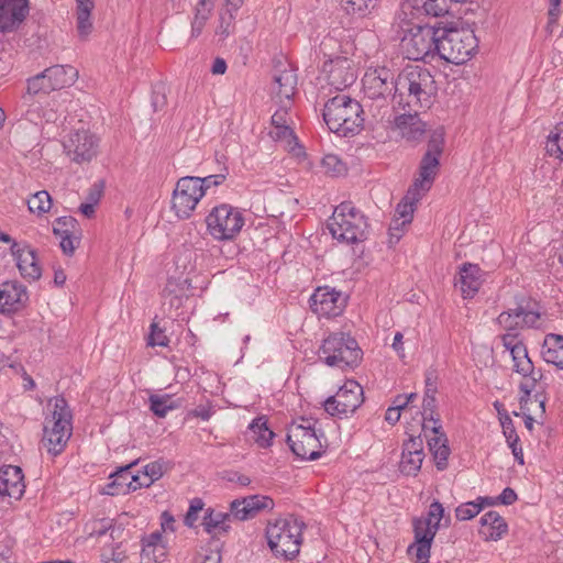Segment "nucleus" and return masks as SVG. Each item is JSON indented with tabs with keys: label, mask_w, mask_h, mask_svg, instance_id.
<instances>
[{
	"label": "nucleus",
	"mask_w": 563,
	"mask_h": 563,
	"mask_svg": "<svg viewBox=\"0 0 563 563\" xmlns=\"http://www.w3.org/2000/svg\"><path fill=\"white\" fill-rule=\"evenodd\" d=\"M328 228L334 239L347 244L366 239V219L350 202H343L334 209Z\"/></svg>",
	"instance_id": "9"
},
{
	"label": "nucleus",
	"mask_w": 563,
	"mask_h": 563,
	"mask_svg": "<svg viewBox=\"0 0 563 563\" xmlns=\"http://www.w3.org/2000/svg\"><path fill=\"white\" fill-rule=\"evenodd\" d=\"M364 108L357 100L338 95L324 104L323 120L331 132L340 136L354 135L362 129Z\"/></svg>",
	"instance_id": "4"
},
{
	"label": "nucleus",
	"mask_w": 563,
	"mask_h": 563,
	"mask_svg": "<svg viewBox=\"0 0 563 563\" xmlns=\"http://www.w3.org/2000/svg\"><path fill=\"white\" fill-rule=\"evenodd\" d=\"M169 340L165 334V330L159 328L156 322L151 324V333L148 335V345L151 346H167Z\"/></svg>",
	"instance_id": "53"
},
{
	"label": "nucleus",
	"mask_w": 563,
	"mask_h": 563,
	"mask_svg": "<svg viewBox=\"0 0 563 563\" xmlns=\"http://www.w3.org/2000/svg\"><path fill=\"white\" fill-rule=\"evenodd\" d=\"M230 515L216 511L211 508L206 510L203 516L202 526L208 533H217L219 531H225L228 526L227 521Z\"/></svg>",
	"instance_id": "40"
},
{
	"label": "nucleus",
	"mask_w": 563,
	"mask_h": 563,
	"mask_svg": "<svg viewBox=\"0 0 563 563\" xmlns=\"http://www.w3.org/2000/svg\"><path fill=\"white\" fill-rule=\"evenodd\" d=\"M77 224V220L73 217H60L55 221L53 232L58 238L66 234H75Z\"/></svg>",
	"instance_id": "50"
},
{
	"label": "nucleus",
	"mask_w": 563,
	"mask_h": 563,
	"mask_svg": "<svg viewBox=\"0 0 563 563\" xmlns=\"http://www.w3.org/2000/svg\"><path fill=\"white\" fill-rule=\"evenodd\" d=\"M150 405L154 415L161 418L165 417L169 410L175 408L169 395H152L150 396Z\"/></svg>",
	"instance_id": "47"
},
{
	"label": "nucleus",
	"mask_w": 563,
	"mask_h": 563,
	"mask_svg": "<svg viewBox=\"0 0 563 563\" xmlns=\"http://www.w3.org/2000/svg\"><path fill=\"white\" fill-rule=\"evenodd\" d=\"M167 553L162 532L155 531L142 539L141 563H163Z\"/></svg>",
	"instance_id": "31"
},
{
	"label": "nucleus",
	"mask_w": 563,
	"mask_h": 563,
	"mask_svg": "<svg viewBox=\"0 0 563 563\" xmlns=\"http://www.w3.org/2000/svg\"><path fill=\"white\" fill-rule=\"evenodd\" d=\"M297 76L292 69H283L273 77L272 93L279 102L289 101L295 95Z\"/></svg>",
	"instance_id": "32"
},
{
	"label": "nucleus",
	"mask_w": 563,
	"mask_h": 563,
	"mask_svg": "<svg viewBox=\"0 0 563 563\" xmlns=\"http://www.w3.org/2000/svg\"><path fill=\"white\" fill-rule=\"evenodd\" d=\"M423 457V441L421 437L411 435L402 445L400 472L405 475H417L421 468Z\"/></svg>",
	"instance_id": "24"
},
{
	"label": "nucleus",
	"mask_w": 563,
	"mask_h": 563,
	"mask_svg": "<svg viewBox=\"0 0 563 563\" xmlns=\"http://www.w3.org/2000/svg\"><path fill=\"white\" fill-rule=\"evenodd\" d=\"M124 559L125 553L120 547L104 550L102 553V561L104 563H121Z\"/></svg>",
	"instance_id": "59"
},
{
	"label": "nucleus",
	"mask_w": 563,
	"mask_h": 563,
	"mask_svg": "<svg viewBox=\"0 0 563 563\" xmlns=\"http://www.w3.org/2000/svg\"><path fill=\"white\" fill-rule=\"evenodd\" d=\"M450 10V0H406L397 14V20L404 21L402 15L424 13L431 16H443Z\"/></svg>",
	"instance_id": "23"
},
{
	"label": "nucleus",
	"mask_w": 563,
	"mask_h": 563,
	"mask_svg": "<svg viewBox=\"0 0 563 563\" xmlns=\"http://www.w3.org/2000/svg\"><path fill=\"white\" fill-rule=\"evenodd\" d=\"M397 106L418 112L429 109L437 95V84L430 70L421 66H408L398 74Z\"/></svg>",
	"instance_id": "2"
},
{
	"label": "nucleus",
	"mask_w": 563,
	"mask_h": 563,
	"mask_svg": "<svg viewBox=\"0 0 563 563\" xmlns=\"http://www.w3.org/2000/svg\"><path fill=\"white\" fill-rule=\"evenodd\" d=\"M363 104L374 119H384L389 112L390 102L397 106L398 75L387 67L369 68L363 79Z\"/></svg>",
	"instance_id": "1"
},
{
	"label": "nucleus",
	"mask_w": 563,
	"mask_h": 563,
	"mask_svg": "<svg viewBox=\"0 0 563 563\" xmlns=\"http://www.w3.org/2000/svg\"><path fill=\"white\" fill-rule=\"evenodd\" d=\"M29 299L24 285L16 280L4 282L0 287V312L12 313L25 306Z\"/></svg>",
	"instance_id": "22"
},
{
	"label": "nucleus",
	"mask_w": 563,
	"mask_h": 563,
	"mask_svg": "<svg viewBox=\"0 0 563 563\" xmlns=\"http://www.w3.org/2000/svg\"><path fill=\"white\" fill-rule=\"evenodd\" d=\"M440 420H433V426H429V430L433 433L428 440L429 450L433 453L435 450L441 448V444L448 443V439L443 432H441Z\"/></svg>",
	"instance_id": "51"
},
{
	"label": "nucleus",
	"mask_w": 563,
	"mask_h": 563,
	"mask_svg": "<svg viewBox=\"0 0 563 563\" xmlns=\"http://www.w3.org/2000/svg\"><path fill=\"white\" fill-rule=\"evenodd\" d=\"M438 527L426 522L424 520L415 519L413 532L415 543L408 548V554L416 559L430 558L431 544L437 534Z\"/></svg>",
	"instance_id": "20"
},
{
	"label": "nucleus",
	"mask_w": 563,
	"mask_h": 563,
	"mask_svg": "<svg viewBox=\"0 0 563 563\" xmlns=\"http://www.w3.org/2000/svg\"><path fill=\"white\" fill-rule=\"evenodd\" d=\"M435 407H437L435 396H424L423 402H422V409H423L422 430L424 431L426 434L429 430V426H433V420H439V418L435 417Z\"/></svg>",
	"instance_id": "49"
},
{
	"label": "nucleus",
	"mask_w": 563,
	"mask_h": 563,
	"mask_svg": "<svg viewBox=\"0 0 563 563\" xmlns=\"http://www.w3.org/2000/svg\"><path fill=\"white\" fill-rule=\"evenodd\" d=\"M443 506L439 501H433L430 507L429 511L426 517L419 518L420 520H424L426 522H429L431 525H434L439 528L440 521L443 517Z\"/></svg>",
	"instance_id": "54"
},
{
	"label": "nucleus",
	"mask_w": 563,
	"mask_h": 563,
	"mask_svg": "<svg viewBox=\"0 0 563 563\" xmlns=\"http://www.w3.org/2000/svg\"><path fill=\"white\" fill-rule=\"evenodd\" d=\"M273 500L267 496L252 495L231 503V512L239 520H246L262 509H272Z\"/></svg>",
	"instance_id": "29"
},
{
	"label": "nucleus",
	"mask_w": 563,
	"mask_h": 563,
	"mask_svg": "<svg viewBox=\"0 0 563 563\" xmlns=\"http://www.w3.org/2000/svg\"><path fill=\"white\" fill-rule=\"evenodd\" d=\"M347 297L328 286L318 287L310 297V308L319 317L334 318L344 311Z\"/></svg>",
	"instance_id": "16"
},
{
	"label": "nucleus",
	"mask_w": 563,
	"mask_h": 563,
	"mask_svg": "<svg viewBox=\"0 0 563 563\" xmlns=\"http://www.w3.org/2000/svg\"><path fill=\"white\" fill-rule=\"evenodd\" d=\"M244 223L243 213L228 203L212 208L206 217L207 230L218 241L233 240L241 232Z\"/></svg>",
	"instance_id": "12"
},
{
	"label": "nucleus",
	"mask_w": 563,
	"mask_h": 563,
	"mask_svg": "<svg viewBox=\"0 0 563 563\" xmlns=\"http://www.w3.org/2000/svg\"><path fill=\"white\" fill-rule=\"evenodd\" d=\"M321 167L330 176H340L346 170L345 164L334 154H327L321 161Z\"/></svg>",
	"instance_id": "48"
},
{
	"label": "nucleus",
	"mask_w": 563,
	"mask_h": 563,
	"mask_svg": "<svg viewBox=\"0 0 563 563\" xmlns=\"http://www.w3.org/2000/svg\"><path fill=\"white\" fill-rule=\"evenodd\" d=\"M252 439L260 448H268L272 444L274 432L267 427L264 416L255 418L249 426Z\"/></svg>",
	"instance_id": "37"
},
{
	"label": "nucleus",
	"mask_w": 563,
	"mask_h": 563,
	"mask_svg": "<svg viewBox=\"0 0 563 563\" xmlns=\"http://www.w3.org/2000/svg\"><path fill=\"white\" fill-rule=\"evenodd\" d=\"M93 8V0H76L77 30L79 35L84 38L92 31L90 15Z\"/></svg>",
	"instance_id": "36"
},
{
	"label": "nucleus",
	"mask_w": 563,
	"mask_h": 563,
	"mask_svg": "<svg viewBox=\"0 0 563 563\" xmlns=\"http://www.w3.org/2000/svg\"><path fill=\"white\" fill-rule=\"evenodd\" d=\"M60 239V249L63 250V252L66 254V255H73L77 245L75 244V242L78 244L79 241H78V238L75 236V234H66V235H63V236H59Z\"/></svg>",
	"instance_id": "60"
},
{
	"label": "nucleus",
	"mask_w": 563,
	"mask_h": 563,
	"mask_svg": "<svg viewBox=\"0 0 563 563\" xmlns=\"http://www.w3.org/2000/svg\"><path fill=\"white\" fill-rule=\"evenodd\" d=\"M432 455H433L437 468L439 471L445 470L446 465H448V459L450 456V448L448 446V443L441 444V448L435 450L432 453Z\"/></svg>",
	"instance_id": "56"
},
{
	"label": "nucleus",
	"mask_w": 563,
	"mask_h": 563,
	"mask_svg": "<svg viewBox=\"0 0 563 563\" xmlns=\"http://www.w3.org/2000/svg\"><path fill=\"white\" fill-rule=\"evenodd\" d=\"M291 119L286 108L278 109L272 117V126H290Z\"/></svg>",
	"instance_id": "62"
},
{
	"label": "nucleus",
	"mask_w": 563,
	"mask_h": 563,
	"mask_svg": "<svg viewBox=\"0 0 563 563\" xmlns=\"http://www.w3.org/2000/svg\"><path fill=\"white\" fill-rule=\"evenodd\" d=\"M78 77V71L69 65H55L40 74L26 79L25 91L22 95L23 103L29 107L26 111L30 121L35 120L38 110L36 99L46 97L52 91L73 85Z\"/></svg>",
	"instance_id": "3"
},
{
	"label": "nucleus",
	"mask_w": 563,
	"mask_h": 563,
	"mask_svg": "<svg viewBox=\"0 0 563 563\" xmlns=\"http://www.w3.org/2000/svg\"><path fill=\"white\" fill-rule=\"evenodd\" d=\"M363 388L355 380H346L334 396H330L323 404L324 410L338 418H344L356 411L363 404Z\"/></svg>",
	"instance_id": "14"
},
{
	"label": "nucleus",
	"mask_w": 563,
	"mask_h": 563,
	"mask_svg": "<svg viewBox=\"0 0 563 563\" xmlns=\"http://www.w3.org/2000/svg\"><path fill=\"white\" fill-rule=\"evenodd\" d=\"M422 197L421 192H416V195H411L410 189L404 199L397 205L394 219L401 221V223H411L415 205Z\"/></svg>",
	"instance_id": "39"
},
{
	"label": "nucleus",
	"mask_w": 563,
	"mask_h": 563,
	"mask_svg": "<svg viewBox=\"0 0 563 563\" xmlns=\"http://www.w3.org/2000/svg\"><path fill=\"white\" fill-rule=\"evenodd\" d=\"M541 354L547 363L563 369V335L555 333L547 334Z\"/></svg>",
	"instance_id": "35"
},
{
	"label": "nucleus",
	"mask_w": 563,
	"mask_h": 563,
	"mask_svg": "<svg viewBox=\"0 0 563 563\" xmlns=\"http://www.w3.org/2000/svg\"><path fill=\"white\" fill-rule=\"evenodd\" d=\"M322 74L328 85L336 90H343L351 86L357 77L353 62L342 56L325 60Z\"/></svg>",
	"instance_id": "18"
},
{
	"label": "nucleus",
	"mask_w": 563,
	"mask_h": 563,
	"mask_svg": "<svg viewBox=\"0 0 563 563\" xmlns=\"http://www.w3.org/2000/svg\"><path fill=\"white\" fill-rule=\"evenodd\" d=\"M440 162L435 156L424 154L419 166V176L416 178L413 185L410 187L411 195L421 192L424 195L431 188L435 176L439 172Z\"/></svg>",
	"instance_id": "30"
},
{
	"label": "nucleus",
	"mask_w": 563,
	"mask_h": 563,
	"mask_svg": "<svg viewBox=\"0 0 563 563\" xmlns=\"http://www.w3.org/2000/svg\"><path fill=\"white\" fill-rule=\"evenodd\" d=\"M165 465L166 463L162 460L145 465L143 474H139L142 487H150L155 481L159 479L166 470Z\"/></svg>",
	"instance_id": "44"
},
{
	"label": "nucleus",
	"mask_w": 563,
	"mask_h": 563,
	"mask_svg": "<svg viewBox=\"0 0 563 563\" xmlns=\"http://www.w3.org/2000/svg\"><path fill=\"white\" fill-rule=\"evenodd\" d=\"M344 10L350 14L366 15L377 4V0H342Z\"/></svg>",
	"instance_id": "45"
},
{
	"label": "nucleus",
	"mask_w": 563,
	"mask_h": 563,
	"mask_svg": "<svg viewBox=\"0 0 563 563\" xmlns=\"http://www.w3.org/2000/svg\"><path fill=\"white\" fill-rule=\"evenodd\" d=\"M418 112L396 117L395 125L400 135L408 141L420 140L426 132V124L418 117Z\"/></svg>",
	"instance_id": "34"
},
{
	"label": "nucleus",
	"mask_w": 563,
	"mask_h": 563,
	"mask_svg": "<svg viewBox=\"0 0 563 563\" xmlns=\"http://www.w3.org/2000/svg\"><path fill=\"white\" fill-rule=\"evenodd\" d=\"M409 223H401V221L393 219L389 225V243H397L405 233V228Z\"/></svg>",
	"instance_id": "57"
},
{
	"label": "nucleus",
	"mask_w": 563,
	"mask_h": 563,
	"mask_svg": "<svg viewBox=\"0 0 563 563\" xmlns=\"http://www.w3.org/2000/svg\"><path fill=\"white\" fill-rule=\"evenodd\" d=\"M99 140L88 130H77L64 143L67 156L75 163L90 162L98 154Z\"/></svg>",
	"instance_id": "17"
},
{
	"label": "nucleus",
	"mask_w": 563,
	"mask_h": 563,
	"mask_svg": "<svg viewBox=\"0 0 563 563\" xmlns=\"http://www.w3.org/2000/svg\"><path fill=\"white\" fill-rule=\"evenodd\" d=\"M314 428V423L309 419H301L300 423H292L287 433V443L298 457L302 460H317L323 452V445Z\"/></svg>",
	"instance_id": "13"
},
{
	"label": "nucleus",
	"mask_w": 563,
	"mask_h": 563,
	"mask_svg": "<svg viewBox=\"0 0 563 563\" xmlns=\"http://www.w3.org/2000/svg\"><path fill=\"white\" fill-rule=\"evenodd\" d=\"M508 526L497 511H488L481 518L479 534L485 541H498L507 532Z\"/></svg>",
	"instance_id": "33"
},
{
	"label": "nucleus",
	"mask_w": 563,
	"mask_h": 563,
	"mask_svg": "<svg viewBox=\"0 0 563 563\" xmlns=\"http://www.w3.org/2000/svg\"><path fill=\"white\" fill-rule=\"evenodd\" d=\"M212 416V410L210 406H198L195 409H191L187 412V417L200 418L205 421H208Z\"/></svg>",
	"instance_id": "64"
},
{
	"label": "nucleus",
	"mask_w": 563,
	"mask_h": 563,
	"mask_svg": "<svg viewBox=\"0 0 563 563\" xmlns=\"http://www.w3.org/2000/svg\"><path fill=\"white\" fill-rule=\"evenodd\" d=\"M203 197V190L194 176L181 177L173 192L172 209L179 219H188Z\"/></svg>",
	"instance_id": "15"
},
{
	"label": "nucleus",
	"mask_w": 563,
	"mask_h": 563,
	"mask_svg": "<svg viewBox=\"0 0 563 563\" xmlns=\"http://www.w3.org/2000/svg\"><path fill=\"white\" fill-rule=\"evenodd\" d=\"M51 416L45 419L43 446L52 455L62 453L71 437V411L63 397H54L48 401Z\"/></svg>",
	"instance_id": "5"
},
{
	"label": "nucleus",
	"mask_w": 563,
	"mask_h": 563,
	"mask_svg": "<svg viewBox=\"0 0 563 563\" xmlns=\"http://www.w3.org/2000/svg\"><path fill=\"white\" fill-rule=\"evenodd\" d=\"M444 135L445 131L443 126H438L434 129L430 134L428 141V150L424 154H430L431 156L439 158L443 152Z\"/></svg>",
	"instance_id": "46"
},
{
	"label": "nucleus",
	"mask_w": 563,
	"mask_h": 563,
	"mask_svg": "<svg viewBox=\"0 0 563 563\" xmlns=\"http://www.w3.org/2000/svg\"><path fill=\"white\" fill-rule=\"evenodd\" d=\"M545 151L550 156L563 161V122L558 123L550 132Z\"/></svg>",
	"instance_id": "42"
},
{
	"label": "nucleus",
	"mask_w": 563,
	"mask_h": 563,
	"mask_svg": "<svg viewBox=\"0 0 563 563\" xmlns=\"http://www.w3.org/2000/svg\"><path fill=\"white\" fill-rule=\"evenodd\" d=\"M10 253L15 261L20 275L25 280L36 282L42 276V266L37 252L26 242H13Z\"/></svg>",
	"instance_id": "19"
},
{
	"label": "nucleus",
	"mask_w": 563,
	"mask_h": 563,
	"mask_svg": "<svg viewBox=\"0 0 563 563\" xmlns=\"http://www.w3.org/2000/svg\"><path fill=\"white\" fill-rule=\"evenodd\" d=\"M484 504L494 505L495 501L489 497H479L476 501L464 503L455 509V516L461 521L470 520L481 512Z\"/></svg>",
	"instance_id": "41"
},
{
	"label": "nucleus",
	"mask_w": 563,
	"mask_h": 563,
	"mask_svg": "<svg viewBox=\"0 0 563 563\" xmlns=\"http://www.w3.org/2000/svg\"><path fill=\"white\" fill-rule=\"evenodd\" d=\"M27 207L31 213L42 216L52 208V198L46 190H40L27 200Z\"/></svg>",
	"instance_id": "43"
},
{
	"label": "nucleus",
	"mask_w": 563,
	"mask_h": 563,
	"mask_svg": "<svg viewBox=\"0 0 563 563\" xmlns=\"http://www.w3.org/2000/svg\"><path fill=\"white\" fill-rule=\"evenodd\" d=\"M27 13V0H0V30L13 31Z\"/></svg>",
	"instance_id": "27"
},
{
	"label": "nucleus",
	"mask_w": 563,
	"mask_h": 563,
	"mask_svg": "<svg viewBox=\"0 0 563 563\" xmlns=\"http://www.w3.org/2000/svg\"><path fill=\"white\" fill-rule=\"evenodd\" d=\"M203 509V501L199 498H195L189 506V509L185 516V525L187 527H194L198 520L199 512Z\"/></svg>",
	"instance_id": "55"
},
{
	"label": "nucleus",
	"mask_w": 563,
	"mask_h": 563,
	"mask_svg": "<svg viewBox=\"0 0 563 563\" xmlns=\"http://www.w3.org/2000/svg\"><path fill=\"white\" fill-rule=\"evenodd\" d=\"M503 432L507 439L508 444H514V442H519V437L516 433L514 423L509 417H506L505 420L501 421Z\"/></svg>",
	"instance_id": "61"
},
{
	"label": "nucleus",
	"mask_w": 563,
	"mask_h": 563,
	"mask_svg": "<svg viewBox=\"0 0 563 563\" xmlns=\"http://www.w3.org/2000/svg\"><path fill=\"white\" fill-rule=\"evenodd\" d=\"M478 47V41L471 29H440L437 54L448 63H466Z\"/></svg>",
	"instance_id": "8"
},
{
	"label": "nucleus",
	"mask_w": 563,
	"mask_h": 563,
	"mask_svg": "<svg viewBox=\"0 0 563 563\" xmlns=\"http://www.w3.org/2000/svg\"><path fill=\"white\" fill-rule=\"evenodd\" d=\"M504 347L509 351L514 369L523 376L525 382L520 384V390L526 397H529L531 391L536 388L537 383L542 378L541 369H536L531 360L528 356L526 345L519 340L516 333H506L501 335Z\"/></svg>",
	"instance_id": "11"
},
{
	"label": "nucleus",
	"mask_w": 563,
	"mask_h": 563,
	"mask_svg": "<svg viewBox=\"0 0 563 563\" xmlns=\"http://www.w3.org/2000/svg\"><path fill=\"white\" fill-rule=\"evenodd\" d=\"M397 20L404 35L401 48L408 59L420 60L437 53L440 29L413 23L409 16Z\"/></svg>",
	"instance_id": "7"
},
{
	"label": "nucleus",
	"mask_w": 563,
	"mask_h": 563,
	"mask_svg": "<svg viewBox=\"0 0 563 563\" xmlns=\"http://www.w3.org/2000/svg\"><path fill=\"white\" fill-rule=\"evenodd\" d=\"M303 527L305 523L294 516L268 523L266 538L276 558L292 560L299 554Z\"/></svg>",
	"instance_id": "6"
},
{
	"label": "nucleus",
	"mask_w": 563,
	"mask_h": 563,
	"mask_svg": "<svg viewBox=\"0 0 563 563\" xmlns=\"http://www.w3.org/2000/svg\"><path fill=\"white\" fill-rule=\"evenodd\" d=\"M319 357L329 366L344 368L353 366L361 358V349L355 339L344 333L325 338L319 349Z\"/></svg>",
	"instance_id": "10"
},
{
	"label": "nucleus",
	"mask_w": 563,
	"mask_h": 563,
	"mask_svg": "<svg viewBox=\"0 0 563 563\" xmlns=\"http://www.w3.org/2000/svg\"><path fill=\"white\" fill-rule=\"evenodd\" d=\"M233 15L230 13L228 18L221 16L220 23L216 30V33L220 35L222 38H227L231 33V24H232Z\"/></svg>",
	"instance_id": "63"
},
{
	"label": "nucleus",
	"mask_w": 563,
	"mask_h": 563,
	"mask_svg": "<svg viewBox=\"0 0 563 563\" xmlns=\"http://www.w3.org/2000/svg\"><path fill=\"white\" fill-rule=\"evenodd\" d=\"M269 135L273 140L280 142L284 146L292 152L295 155H300L302 152L301 146L298 144V140L294 134V131L290 126H272L269 131Z\"/></svg>",
	"instance_id": "38"
},
{
	"label": "nucleus",
	"mask_w": 563,
	"mask_h": 563,
	"mask_svg": "<svg viewBox=\"0 0 563 563\" xmlns=\"http://www.w3.org/2000/svg\"><path fill=\"white\" fill-rule=\"evenodd\" d=\"M133 465L134 463L129 464L111 474V482L102 488V493L110 496L125 495L141 488L139 474H133L131 471Z\"/></svg>",
	"instance_id": "21"
},
{
	"label": "nucleus",
	"mask_w": 563,
	"mask_h": 563,
	"mask_svg": "<svg viewBox=\"0 0 563 563\" xmlns=\"http://www.w3.org/2000/svg\"><path fill=\"white\" fill-rule=\"evenodd\" d=\"M224 174L209 175L207 177H196L200 181L203 195L211 186H219L225 180Z\"/></svg>",
	"instance_id": "58"
},
{
	"label": "nucleus",
	"mask_w": 563,
	"mask_h": 563,
	"mask_svg": "<svg viewBox=\"0 0 563 563\" xmlns=\"http://www.w3.org/2000/svg\"><path fill=\"white\" fill-rule=\"evenodd\" d=\"M25 490L22 470L14 465L0 467V495L20 499Z\"/></svg>",
	"instance_id": "26"
},
{
	"label": "nucleus",
	"mask_w": 563,
	"mask_h": 563,
	"mask_svg": "<svg viewBox=\"0 0 563 563\" xmlns=\"http://www.w3.org/2000/svg\"><path fill=\"white\" fill-rule=\"evenodd\" d=\"M540 314L531 309H527L522 306H518L514 310H508L501 312L497 321L499 325L508 331V333H512V331L533 327L539 320Z\"/></svg>",
	"instance_id": "25"
},
{
	"label": "nucleus",
	"mask_w": 563,
	"mask_h": 563,
	"mask_svg": "<svg viewBox=\"0 0 563 563\" xmlns=\"http://www.w3.org/2000/svg\"><path fill=\"white\" fill-rule=\"evenodd\" d=\"M221 554L217 549L201 548L195 554L192 563H220Z\"/></svg>",
	"instance_id": "52"
},
{
	"label": "nucleus",
	"mask_w": 563,
	"mask_h": 563,
	"mask_svg": "<svg viewBox=\"0 0 563 563\" xmlns=\"http://www.w3.org/2000/svg\"><path fill=\"white\" fill-rule=\"evenodd\" d=\"M484 282V273L478 265L464 263L459 271L455 286L460 287L463 298H473Z\"/></svg>",
	"instance_id": "28"
}]
</instances>
